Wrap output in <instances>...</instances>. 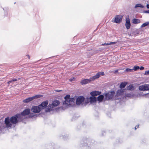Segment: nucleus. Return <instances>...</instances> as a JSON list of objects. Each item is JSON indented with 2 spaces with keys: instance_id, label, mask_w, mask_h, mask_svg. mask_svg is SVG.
<instances>
[{
  "instance_id": "25",
  "label": "nucleus",
  "mask_w": 149,
  "mask_h": 149,
  "mask_svg": "<svg viewBox=\"0 0 149 149\" xmlns=\"http://www.w3.org/2000/svg\"><path fill=\"white\" fill-rule=\"evenodd\" d=\"M139 67L137 65H135L134 66V68L132 70H134V71H136L139 70Z\"/></svg>"
},
{
  "instance_id": "17",
  "label": "nucleus",
  "mask_w": 149,
  "mask_h": 149,
  "mask_svg": "<svg viewBox=\"0 0 149 149\" xmlns=\"http://www.w3.org/2000/svg\"><path fill=\"white\" fill-rule=\"evenodd\" d=\"M140 20L139 19L134 18L132 20V22L134 24H137L140 23Z\"/></svg>"
},
{
  "instance_id": "18",
  "label": "nucleus",
  "mask_w": 149,
  "mask_h": 149,
  "mask_svg": "<svg viewBox=\"0 0 149 149\" xmlns=\"http://www.w3.org/2000/svg\"><path fill=\"white\" fill-rule=\"evenodd\" d=\"M127 83L125 82H121L120 85V87L121 88H124L126 86Z\"/></svg>"
},
{
  "instance_id": "31",
  "label": "nucleus",
  "mask_w": 149,
  "mask_h": 149,
  "mask_svg": "<svg viewBox=\"0 0 149 149\" xmlns=\"http://www.w3.org/2000/svg\"><path fill=\"white\" fill-rule=\"evenodd\" d=\"M144 13H149V10L145 11H144Z\"/></svg>"
},
{
  "instance_id": "26",
  "label": "nucleus",
  "mask_w": 149,
  "mask_h": 149,
  "mask_svg": "<svg viewBox=\"0 0 149 149\" xmlns=\"http://www.w3.org/2000/svg\"><path fill=\"white\" fill-rule=\"evenodd\" d=\"M132 69H131L129 68H127L125 70V72H131L132 71Z\"/></svg>"
},
{
  "instance_id": "35",
  "label": "nucleus",
  "mask_w": 149,
  "mask_h": 149,
  "mask_svg": "<svg viewBox=\"0 0 149 149\" xmlns=\"http://www.w3.org/2000/svg\"><path fill=\"white\" fill-rule=\"evenodd\" d=\"M20 79V78H19L18 79V80H19V79Z\"/></svg>"
},
{
  "instance_id": "32",
  "label": "nucleus",
  "mask_w": 149,
  "mask_h": 149,
  "mask_svg": "<svg viewBox=\"0 0 149 149\" xmlns=\"http://www.w3.org/2000/svg\"><path fill=\"white\" fill-rule=\"evenodd\" d=\"M139 128V125H136L135 127V130H136V129H137L138 128Z\"/></svg>"
},
{
  "instance_id": "7",
  "label": "nucleus",
  "mask_w": 149,
  "mask_h": 149,
  "mask_svg": "<svg viewBox=\"0 0 149 149\" xmlns=\"http://www.w3.org/2000/svg\"><path fill=\"white\" fill-rule=\"evenodd\" d=\"M123 16L121 15H118L116 16L114 20V22L119 23L122 21Z\"/></svg>"
},
{
  "instance_id": "3",
  "label": "nucleus",
  "mask_w": 149,
  "mask_h": 149,
  "mask_svg": "<svg viewBox=\"0 0 149 149\" xmlns=\"http://www.w3.org/2000/svg\"><path fill=\"white\" fill-rule=\"evenodd\" d=\"M70 96L69 95H66L65 97V100L63 102V105L68 106L71 105L74 103L75 99L74 98H70Z\"/></svg>"
},
{
  "instance_id": "15",
  "label": "nucleus",
  "mask_w": 149,
  "mask_h": 149,
  "mask_svg": "<svg viewBox=\"0 0 149 149\" xmlns=\"http://www.w3.org/2000/svg\"><path fill=\"white\" fill-rule=\"evenodd\" d=\"M125 26L127 29H128L130 28L131 24L130 22V19H128L126 20V22L125 23Z\"/></svg>"
},
{
  "instance_id": "30",
  "label": "nucleus",
  "mask_w": 149,
  "mask_h": 149,
  "mask_svg": "<svg viewBox=\"0 0 149 149\" xmlns=\"http://www.w3.org/2000/svg\"><path fill=\"white\" fill-rule=\"evenodd\" d=\"M119 70V69L116 70H115L113 72L114 73L116 74L117 73Z\"/></svg>"
},
{
  "instance_id": "22",
  "label": "nucleus",
  "mask_w": 149,
  "mask_h": 149,
  "mask_svg": "<svg viewBox=\"0 0 149 149\" xmlns=\"http://www.w3.org/2000/svg\"><path fill=\"white\" fill-rule=\"evenodd\" d=\"M138 7H139L141 8H143L144 7V6H143L140 4H137L135 6V8H136Z\"/></svg>"
},
{
  "instance_id": "23",
  "label": "nucleus",
  "mask_w": 149,
  "mask_h": 149,
  "mask_svg": "<svg viewBox=\"0 0 149 149\" xmlns=\"http://www.w3.org/2000/svg\"><path fill=\"white\" fill-rule=\"evenodd\" d=\"M117 43L116 42H110L109 43H104L102 45H111L113 44H115Z\"/></svg>"
},
{
  "instance_id": "33",
  "label": "nucleus",
  "mask_w": 149,
  "mask_h": 149,
  "mask_svg": "<svg viewBox=\"0 0 149 149\" xmlns=\"http://www.w3.org/2000/svg\"><path fill=\"white\" fill-rule=\"evenodd\" d=\"M26 56L29 59H30V57L29 55H27Z\"/></svg>"
},
{
  "instance_id": "34",
  "label": "nucleus",
  "mask_w": 149,
  "mask_h": 149,
  "mask_svg": "<svg viewBox=\"0 0 149 149\" xmlns=\"http://www.w3.org/2000/svg\"><path fill=\"white\" fill-rule=\"evenodd\" d=\"M147 7L148 8H149V4H147Z\"/></svg>"
},
{
  "instance_id": "5",
  "label": "nucleus",
  "mask_w": 149,
  "mask_h": 149,
  "mask_svg": "<svg viewBox=\"0 0 149 149\" xmlns=\"http://www.w3.org/2000/svg\"><path fill=\"white\" fill-rule=\"evenodd\" d=\"M139 89L141 91L149 90V84H145L140 86H139Z\"/></svg>"
},
{
  "instance_id": "28",
  "label": "nucleus",
  "mask_w": 149,
  "mask_h": 149,
  "mask_svg": "<svg viewBox=\"0 0 149 149\" xmlns=\"http://www.w3.org/2000/svg\"><path fill=\"white\" fill-rule=\"evenodd\" d=\"M74 79L75 78L74 77H72L70 79V81H72L74 80Z\"/></svg>"
},
{
  "instance_id": "14",
  "label": "nucleus",
  "mask_w": 149,
  "mask_h": 149,
  "mask_svg": "<svg viewBox=\"0 0 149 149\" xmlns=\"http://www.w3.org/2000/svg\"><path fill=\"white\" fill-rule=\"evenodd\" d=\"M101 92L99 91H94L91 93V95L93 96H96L97 95H99Z\"/></svg>"
},
{
  "instance_id": "1",
  "label": "nucleus",
  "mask_w": 149,
  "mask_h": 149,
  "mask_svg": "<svg viewBox=\"0 0 149 149\" xmlns=\"http://www.w3.org/2000/svg\"><path fill=\"white\" fill-rule=\"evenodd\" d=\"M123 90H118L117 91L116 95H115V92L114 91H109L104 94L106 99L107 100H116L119 99L118 97L122 95L123 93Z\"/></svg>"
},
{
  "instance_id": "20",
  "label": "nucleus",
  "mask_w": 149,
  "mask_h": 149,
  "mask_svg": "<svg viewBox=\"0 0 149 149\" xmlns=\"http://www.w3.org/2000/svg\"><path fill=\"white\" fill-rule=\"evenodd\" d=\"M134 88V86L132 84L130 85L127 87V89L128 90H133Z\"/></svg>"
},
{
  "instance_id": "21",
  "label": "nucleus",
  "mask_w": 149,
  "mask_h": 149,
  "mask_svg": "<svg viewBox=\"0 0 149 149\" xmlns=\"http://www.w3.org/2000/svg\"><path fill=\"white\" fill-rule=\"evenodd\" d=\"M17 80H17V79H12L11 80L8 81L7 82V83L8 84V85H9L10 84V83H11L12 82H13V81H17Z\"/></svg>"
},
{
  "instance_id": "19",
  "label": "nucleus",
  "mask_w": 149,
  "mask_h": 149,
  "mask_svg": "<svg viewBox=\"0 0 149 149\" xmlns=\"http://www.w3.org/2000/svg\"><path fill=\"white\" fill-rule=\"evenodd\" d=\"M96 100V98L95 97H90V101L91 102H94Z\"/></svg>"
},
{
  "instance_id": "16",
  "label": "nucleus",
  "mask_w": 149,
  "mask_h": 149,
  "mask_svg": "<svg viewBox=\"0 0 149 149\" xmlns=\"http://www.w3.org/2000/svg\"><path fill=\"white\" fill-rule=\"evenodd\" d=\"M104 98L103 95H100L97 97V100L100 102H102Z\"/></svg>"
},
{
  "instance_id": "2",
  "label": "nucleus",
  "mask_w": 149,
  "mask_h": 149,
  "mask_svg": "<svg viewBox=\"0 0 149 149\" xmlns=\"http://www.w3.org/2000/svg\"><path fill=\"white\" fill-rule=\"evenodd\" d=\"M104 72H99L97 73L95 76L89 79H85L81 81L80 83L82 85L86 84L88 83L94 81L95 79L99 78L100 75L104 76Z\"/></svg>"
},
{
  "instance_id": "10",
  "label": "nucleus",
  "mask_w": 149,
  "mask_h": 149,
  "mask_svg": "<svg viewBox=\"0 0 149 149\" xmlns=\"http://www.w3.org/2000/svg\"><path fill=\"white\" fill-rule=\"evenodd\" d=\"M84 97L82 96L79 97L77 99L76 102L77 104L80 105L84 101Z\"/></svg>"
},
{
  "instance_id": "9",
  "label": "nucleus",
  "mask_w": 149,
  "mask_h": 149,
  "mask_svg": "<svg viewBox=\"0 0 149 149\" xmlns=\"http://www.w3.org/2000/svg\"><path fill=\"white\" fill-rule=\"evenodd\" d=\"M41 109L39 105L38 106H33L32 107L31 110L34 113H38L40 112Z\"/></svg>"
},
{
  "instance_id": "27",
  "label": "nucleus",
  "mask_w": 149,
  "mask_h": 149,
  "mask_svg": "<svg viewBox=\"0 0 149 149\" xmlns=\"http://www.w3.org/2000/svg\"><path fill=\"white\" fill-rule=\"evenodd\" d=\"M145 75H148L149 74V70L146 71L145 72Z\"/></svg>"
},
{
  "instance_id": "11",
  "label": "nucleus",
  "mask_w": 149,
  "mask_h": 149,
  "mask_svg": "<svg viewBox=\"0 0 149 149\" xmlns=\"http://www.w3.org/2000/svg\"><path fill=\"white\" fill-rule=\"evenodd\" d=\"M5 123L6 125V127H11L12 125V124H11L10 122V119L8 117L5 118Z\"/></svg>"
},
{
  "instance_id": "12",
  "label": "nucleus",
  "mask_w": 149,
  "mask_h": 149,
  "mask_svg": "<svg viewBox=\"0 0 149 149\" xmlns=\"http://www.w3.org/2000/svg\"><path fill=\"white\" fill-rule=\"evenodd\" d=\"M48 103V101L47 100H46L43 102L39 105L41 109H43L45 108Z\"/></svg>"
},
{
  "instance_id": "4",
  "label": "nucleus",
  "mask_w": 149,
  "mask_h": 149,
  "mask_svg": "<svg viewBox=\"0 0 149 149\" xmlns=\"http://www.w3.org/2000/svg\"><path fill=\"white\" fill-rule=\"evenodd\" d=\"M59 101L55 100L53 101L52 104H49L47 107L48 111H50L55 107L58 106L60 104Z\"/></svg>"
},
{
  "instance_id": "8",
  "label": "nucleus",
  "mask_w": 149,
  "mask_h": 149,
  "mask_svg": "<svg viewBox=\"0 0 149 149\" xmlns=\"http://www.w3.org/2000/svg\"><path fill=\"white\" fill-rule=\"evenodd\" d=\"M39 95H36L35 96L29 97L26 98L23 100V102L24 103H28L31 101H32L35 99L39 97Z\"/></svg>"
},
{
  "instance_id": "29",
  "label": "nucleus",
  "mask_w": 149,
  "mask_h": 149,
  "mask_svg": "<svg viewBox=\"0 0 149 149\" xmlns=\"http://www.w3.org/2000/svg\"><path fill=\"white\" fill-rule=\"evenodd\" d=\"M139 69L141 70H143L144 69V68L143 66H141L139 68Z\"/></svg>"
},
{
  "instance_id": "13",
  "label": "nucleus",
  "mask_w": 149,
  "mask_h": 149,
  "mask_svg": "<svg viewBox=\"0 0 149 149\" xmlns=\"http://www.w3.org/2000/svg\"><path fill=\"white\" fill-rule=\"evenodd\" d=\"M30 112V109H26L23 111L21 113L22 116H26L29 114Z\"/></svg>"
},
{
  "instance_id": "24",
  "label": "nucleus",
  "mask_w": 149,
  "mask_h": 149,
  "mask_svg": "<svg viewBox=\"0 0 149 149\" xmlns=\"http://www.w3.org/2000/svg\"><path fill=\"white\" fill-rule=\"evenodd\" d=\"M149 24V22H147L143 24L141 26V27H143L146 26H147Z\"/></svg>"
},
{
  "instance_id": "6",
  "label": "nucleus",
  "mask_w": 149,
  "mask_h": 149,
  "mask_svg": "<svg viewBox=\"0 0 149 149\" xmlns=\"http://www.w3.org/2000/svg\"><path fill=\"white\" fill-rule=\"evenodd\" d=\"M19 114H17L15 116L12 117L10 119V122L12 124H15L18 122L17 118H18Z\"/></svg>"
},
{
  "instance_id": "36",
  "label": "nucleus",
  "mask_w": 149,
  "mask_h": 149,
  "mask_svg": "<svg viewBox=\"0 0 149 149\" xmlns=\"http://www.w3.org/2000/svg\"><path fill=\"white\" fill-rule=\"evenodd\" d=\"M57 91V92H59V91Z\"/></svg>"
}]
</instances>
